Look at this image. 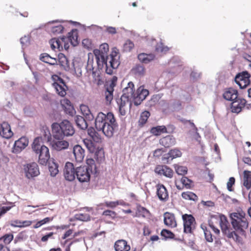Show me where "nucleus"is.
Segmentation results:
<instances>
[{"label": "nucleus", "instance_id": "1", "mask_svg": "<svg viewBox=\"0 0 251 251\" xmlns=\"http://www.w3.org/2000/svg\"><path fill=\"white\" fill-rule=\"evenodd\" d=\"M231 224L233 229L229 225L228 222L224 215L220 216V225L222 232L229 238H232L236 242L241 241V238L235 231L241 235H245V230L248 227V222L245 217V213L234 212L230 214Z\"/></svg>", "mask_w": 251, "mask_h": 251}, {"label": "nucleus", "instance_id": "2", "mask_svg": "<svg viewBox=\"0 0 251 251\" xmlns=\"http://www.w3.org/2000/svg\"><path fill=\"white\" fill-rule=\"evenodd\" d=\"M109 50L108 45L106 43L102 44L99 49L94 50L98 68L102 69L105 68V72L109 75L113 73V70L118 68L120 65L119 56L116 51H113L109 56L106 53Z\"/></svg>", "mask_w": 251, "mask_h": 251}, {"label": "nucleus", "instance_id": "3", "mask_svg": "<svg viewBox=\"0 0 251 251\" xmlns=\"http://www.w3.org/2000/svg\"><path fill=\"white\" fill-rule=\"evenodd\" d=\"M95 126L98 131H102L105 136L110 137L117 130L118 125L112 113L105 115L100 112L95 119Z\"/></svg>", "mask_w": 251, "mask_h": 251}, {"label": "nucleus", "instance_id": "4", "mask_svg": "<svg viewBox=\"0 0 251 251\" xmlns=\"http://www.w3.org/2000/svg\"><path fill=\"white\" fill-rule=\"evenodd\" d=\"M51 128L53 136L56 139L72 136L75 131L71 123L67 120L62 121L60 124L53 123Z\"/></svg>", "mask_w": 251, "mask_h": 251}, {"label": "nucleus", "instance_id": "5", "mask_svg": "<svg viewBox=\"0 0 251 251\" xmlns=\"http://www.w3.org/2000/svg\"><path fill=\"white\" fill-rule=\"evenodd\" d=\"M32 149L38 155L39 162L40 164L46 165L50 158L49 148L41 143V138H36L32 143Z\"/></svg>", "mask_w": 251, "mask_h": 251}, {"label": "nucleus", "instance_id": "6", "mask_svg": "<svg viewBox=\"0 0 251 251\" xmlns=\"http://www.w3.org/2000/svg\"><path fill=\"white\" fill-rule=\"evenodd\" d=\"M83 143L88 151L91 153H95V157L98 161H101L104 158V152L102 150H98L94 143L90 139H84Z\"/></svg>", "mask_w": 251, "mask_h": 251}, {"label": "nucleus", "instance_id": "7", "mask_svg": "<svg viewBox=\"0 0 251 251\" xmlns=\"http://www.w3.org/2000/svg\"><path fill=\"white\" fill-rule=\"evenodd\" d=\"M24 171L25 176L28 178L36 176L40 174L38 166L35 162L25 165Z\"/></svg>", "mask_w": 251, "mask_h": 251}, {"label": "nucleus", "instance_id": "8", "mask_svg": "<svg viewBox=\"0 0 251 251\" xmlns=\"http://www.w3.org/2000/svg\"><path fill=\"white\" fill-rule=\"evenodd\" d=\"M75 175L77 180L81 182H88L90 180L89 169L86 166L77 167Z\"/></svg>", "mask_w": 251, "mask_h": 251}, {"label": "nucleus", "instance_id": "9", "mask_svg": "<svg viewBox=\"0 0 251 251\" xmlns=\"http://www.w3.org/2000/svg\"><path fill=\"white\" fill-rule=\"evenodd\" d=\"M250 74L248 72H243L236 76L235 81L240 88H246L250 83Z\"/></svg>", "mask_w": 251, "mask_h": 251}, {"label": "nucleus", "instance_id": "10", "mask_svg": "<svg viewBox=\"0 0 251 251\" xmlns=\"http://www.w3.org/2000/svg\"><path fill=\"white\" fill-rule=\"evenodd\" d=\"M184 232L191 233L195 228V220L191 215L185 214L182 216Z\"/></svg>", "mask_w": 251, "mask_h": 251}, {"label": "nucleus", "instance_id": "11", "mask_svg": "<svg viewBox=\"0 0 251 251\" xmlns=\"http://www.w3.org/2000/svg\"><path fill=\"white\" fill-rule=\"evenodd\" d=\"M53 78L54 79H57L56 81L52 84L56 93L61 97L65 96L66 94V88L67 87L63 79L57 75L53 76Z\"/></svg>", "mask_w": 251, "mask_h": 251}, {"label": "nucleus", "instance_id": "12", "mask_svg": "<svg viewBox=\"0 0 251 251\" xmlns=\"http://www.w3.org/2000/svg\"><path fill=\"white\" fill-rule=\"evenodd\" d=\"M149 95V91L145 89L143 87L140 86L137 90L136 94L133 96V103L135 105L140 104L141 102L144 100Z\"/></svg>", "mask_w": 251, "mask_h": 251}, {"label": "nucleus", "instance_id": "13", "mask_svg": "<svg viewBox=\"0 0 251 251\" xmlns=\"http://www.w3.org/2000/svg\"><path fill=\"white\" fill-rule=\"evenodd\" d=\"M64 176L68 181H71L75 179L76 176L75 169L73 163L69 162L66 163L64 169Z\"/></svg>", "mask_w": 251, "mask_h": 251}, {"label": "nucleus", "instance_id": "14", "mask_svg": "<svg viewBox=\"0 0 251 251\" xmlns=\"http://www.w3.org/2000/svg\"><path fill=\"white\" fill-rule=\"evenodd\" d=\"M28 144V139L23 137L15 141L13 148V152L15 153H20L22 150L25 148Z\"/></svg>", "mask_w": 251, "mask_h": 251}, {"label": "nucleus", "instance_id": "15", "mask_svg": "<svg viewBox=\"0 0 251 251\" xmlns=\"http://www.w3.org/2000/svg\"><path fill=\"white\" fill-rule=\"evenodd\" d=\"M154 171L156 174L163 175L168 178H172L173 176V171L166 165H158Z\"/></svg>", "mask_w": 251, "mask_h": 251}, {"label": "nucleus", "instance_id": "16", "mask_svg": "<svg viewBox=\"0 0 251 251\" xmlns=\"http://www.w3.org/2000/svg\"><path fill=\"white\" fill-rule=\"evenodd\" d=\"M13 135L10 125L6 122L0 125V136L6 139L11 138Z\"/></svg>", "mask_w": 251, "mask_h": 251}, {"label": "nucleus", "instance_id": "17", "mask_svg": "<svg viewBox=\"0 0 251 251\" xmlns=\"http://www.w3.org/2000/svg\"><path fill=\"white\" fill-rule=\"evenodd\" d=\"M156 194L158 199L163 201H166L169 198V195L167 189L162 184L156 185Z\"/></svg>", "mask_w": 251, "mask_h": 251}, {"label": "nucleus", "instance_id": "18", "mask_svg": "<svg viewBox=\"0 0 251 251\" xmlns=\"http://www.w3.org/2000/svg\"><path fill=\"white\" fill-rule=\"evenodd\" d=\"M246 103V100L245 99H237L231 103V111L236 113H239L244 107Z\"/></svg>", "mask_w": 251, "mask_h": 251}, {"label": "nucleus", "instance_id": "19", "mask_svg": "<svg viewBox=\"0 0 251 251\" xmlns=\"http://www.w3.org/2000/svg\"><path fill=\"white\" fill-rule=\"evenodd\" d=\"M117 81V77L113 78L112 81L110 83L109 86L106 88L105 92V99L107 103L110 104L113 99V93L114 87L115 86V82Z\"/></svg>", "mask_w": 251, "mask_h": 251}, {"label": "nucleus", "instance_id": "20", "mask_svg": "<svg viewBox=\"0 0 251 251\" xmlns=\"http://www.w3.org/2000/svg\"><path fill=\"white\" fill-rule=\"evenodd\" d=\"M73 152L77 162H81L82 161L85 156V151L81 146L75 145L73 148Z\"/></svg>", "mask_w": 251, "mask_h": 251}, {"label": "nucleus", "instance_id": "21", "mask_svg": "<svg viewBox=\"0 0 251 251\" xmlns=\"http://www.w3.org/2000/svg\"><path fill=\"white\" fill-rule=\"evenodd\" d=\"M51 145L52 149L57 151L66 150L68 149L69 146V142L64 140L53 141Z\"/></svg>", "mask_w": 251, "mask_h": 251}, {"label": "nucleus", "instance_id": "22", "mask_svg": "<svg viewBox=\"0 0 251 251\" xmlns=\"http://www.w3.org/2000/svg\"><path fill=\"white\" fill-rule=\"evenodd\" d=\"M223 97L226 100L233 102L238 99V92L233 88H229L225 91Z\"/></svg>", "mask_w": 251, "mask_h": 251}, {"label": "nucleus", "instance_id": "23", "mask_svg": "<svg viewBox=\"0 0 251 251\" xmlns=\"http://www.w3.org/2000/svg\"><path fill=\"white\" fill-rule=\"evenodd\" d=\"M164 222L168 226L175 227L176 226V222L174 214L166 212L164 214Z\"/></svg>", "mask_w": 251, "mask_h": 251}, {"label": "nucleus", "instance_id": "24", "mask_svg": "<svg viewBox=\"0 0 251 251\" xmlns=\"http://www.w3.org/2000/svg\"><path fill=\"white\" fill-rule=\"evenodd\" d=\"M134 84L132 82L128 83L127 86L123 89V94L122 95L123 99L126 98L133 99V96L135 95L133 92Z\"/></svg>", "mask_w": 251, "mask_h": 251}, {"label": "nucleus", "instance_id": "25", "mask_svg": "<svg viewBox=\"0 0 251 251\" xmlns=\"http://www.w3.org/2000/svg\"><path fill=\"white\" fill-rule=\"evenodd\" d=\"M114 248L115 251H129L130 250V246L125 240L117 241L115 243Z\"/></svg>", "mask_w": 251, "mask_h": 251}, {"label": "nucleus", "instance_id": "26", "mask_svg": "<svg viewBox=\"0 0 251 251\" xmlns=\"http://www.w3.org/2000/svg\"><path fill=\"white\" fill-rule=\"evenodd\" d=\"M73 67L74 75L77 77H80L82 76V69L83 67V63L82 61L75 60L73 61Z\"/></svg>", "mask_w": 251, "mask_h": 251}, {"label": "nucleus", "instance_id": "27", "mask_svg": "<svg viewBox=\"0 0 251 251\" xmlns=\"http://www.w3.org/2000/svg\"><path fill=\"white\" fill-rule=\"evenodd\" d=\"M159 143L165 148H169L176 144V139L172 135H168L161 138Z\"/></svg>", "mask_w": 251, "mask_h": 251}, {"label": "nucleus", "instance_id": "28", "mask_svg": "<svg viewBox=\"0 0 251 251\" xmlns=\"http://www.w3.org/2000/svg\"><path fill=\"white\" fill-rule=\"evenodd\" d=\"M56 21H51L48 24V26L50 28V31L54 35L61 33L64 27L60 24L55 25Z\"/></svg>", "mask_w": 251, "mask_h": 251}, {"label": "nucleus", "instance_id": "29", "mask_svg": "<svg viewBox=\"0 0 251 251\" xmlns=\"http://www.w3.org/2000/svg\"><path fill=\"white\" fill-rule=\"evenodd\" d=\"M154 55L152 53L147 54L145 53H140L138 56L139 60L141 62L145 64H148L150 63L151 61L154 60Z\"/></svg>", "mask_w": 251, "mask_h": 251}, {"label": "nucleus", "instance_id": "30", "mask_svg": "<svg viewBox=\"0 0 251 251\" xmlns=\"http://www.w3.org/2000/svg\"><path fill=\"white\" fill-rule=\"evenodd\" d=\"M40 59L43 62L48 63L50 65L57 64V58L51 57L49 54L46 53H42L40 55Z\"/></svg>", "mask_w": 251, "mask_h": 251}, {"label": "nucleus", "instance_id": "31", "mask_svg": "<svg viewBox=\"0 0 251 251\" xmlns=\"http://www.w3.org/2000/svg\"><path fill=\"white\" fill-rule=\"evenodd\" d=\"M67 38V41H69L71 44L75 46L77 45V32L76 29L72 30L71 32L68 33V35Z\"/></svg>", "mask_w": 251, "mask_h": 251}, {"label": "nucleus", "instance_id": "32", "mask_svg": "<svg viewBox=\"0 0 251 251\" xmlns=\"http://www.w3.org/2000/svg\"><path fill=\"white\" fill-rule=\"evenodd\" d=\"M80 110L85 118L88 121H92L94 118V116L91 112L89 107L85 105H81L80 107Z\"/></svg>", "mask_w": 251, "mask_h": 251}, {"label": "nucleus", "instance_id": "33", "mask_svg": "<svg viewBox=\"0 0 251 251\" xmlns=\"http://www.w3.org/2000/svg\"><path fill=\"white\" fill-rule=\"evenodd\" d=\"M132 73L138 76H143L146 73L145 68L140 64L136 65L131 70Z\"/></svg>", "mask_w": 251, "mask_h": 251}, {"label": "nucleus", "instance_id": "34", "mask_svg": "<svg viewBox=\"0 0 251 251\" xmlns=\"http://www.w3.org/2000/svg\"><path fill=\"white\" fill-rule=\"evenodd\" d=\"M243 185L247 189L251 187V172L249 171H244Z\"/></svg>", "mask_w": 251, "mask_h": 251}, {"label": "nucleus", "instance_id": "35", "mask_svg": "<svg viewBox=\"0 0 251 251\" xmlns=\"http://www.w3.org/2000/svg\"><path fill=\"white\" fill-rule=\"evenodd\" d=\"M150 132L155 136H158L162 133H167V130L165 126H159L152 127Z\"/></svg>", "mask_w": 251, "mask_h": 251}, {"label": "nucleus", "instance_id": "36", "mask_svg": "<svg viewBox=\"0 0 251 251\" xmlns=\"http://www.w3.org/2000/svg\"><path fill=\"white\" fill-rule=\"evenodd\" d=\"M88 59L87 64L86 67V69L87 73H91L93 75H96V72L94 70V67L93 66V55L91 53L88 54Z\"/></svg>", "mask_w": 251, "mask_h": 251}, {"label": "nucleus", "instance_id": "37", "mask_svg": "<svg viewBox=\"0 0 251 251\" xmlns=\"http://www.w3.org/2000/svg\"><path fill=\"white\" fill-rule=\"evenodd\" d=\"M57 60L60 65L63 67L64 69L68 70L70 68L68 63V60L63 53H59L58 54Z\"/></svg>", "mask_w": 251, "mask_h": 251}, {"label": "nucleus", "instance_id": "38", "mask_svg": "<svg viewBox=\"0 0 251 251\" xmlns=\"http://www.w3.org/2000/svg\"><path fill=\"white\" fill-rule=\"evenodd\" d=\"M75 122L77 126L81 129H85L88 126V124L86 120L81 116H76L75 118Z\"/></svg>", "mask_w": 251, "mask_h": 251}, {"label": "nucleus", "instance_id": "39", "mask_svg": "<svg viewBox=\"0 0 251 251\" xmlns=\"http://www.w3.org/2000/svg\"><path fill=\"white\" fill-rule=\"evenodd\" d=\"M181 196L184 199L187 200L196 201L198 200L197 196L194 193L190 191L183 192Z\"/></svg>", "mask_w": 251, "mask_h": 251}, {"label": "nucleus", "instance_id": "40", "mask_svg": "<svg viewBox=\"0 0 251 251\" xmlns=\"http://www.w3.org/2000/svg\"><path fill=\"white\" fill-rule=\"evenodd\" d=\"M88 134L94 141L99 142L100 140V136L97 132H96L93 128H88Z\"/></svg>", "mask_w": 251, "mask_h": 251}, {"label": "nucleus", "instance_id": "41", "mask_svg": "<svg viewBox=\"0 0 251 251\" xmlns=\"http://www.w3.org/2000/svg\"><path fill=\"white\" fill-rule=\"evenodd\" d=\"M149 214V211L145 208L141 206L137 207L136 215L135 216L138 217H147Z\"/></svg>", "mask_w": 251, "mask_h": 251}, {"label": "nucleus", "instance_id": "42", "mask_svg": "<svg viewBox=\"0 0 251 251\" xmlns=\"http://www.w3.org/2000/svg\"><path fill=\"white\" fill-rule=\"evenodd\" d=\"M174 168L176 173L179 175L183 176L187 173V168L186 167L175 164L174 165Z\"/></svg>", "mask_w": 251, "mask_h": 251}, {"label": "nucleus", "instance_id": "43", "mask_svg": "<svg viewBox=\"0 0 251 251\" xmlns=\"http://www.w3.org/2000/svg\"><path fill=\"white\" fill-rule=\"evenodd\" d=\"M75 218L77 220L83 221V222H87V221H89L90 220V215L86 213L76 214L75 215Z\"/></svg>", "mask_w": 251, "mask_h": 251}, {"label": "nucleus", "instance_id": "44", "mask_svg": "<svg viewBox=\"0 0 251 251\" xmlns=\"http://www.w3.org/2000/svg\"><path fill=\"white\" fill-rule=\"evenodd\" d=\"M13 239V235L12 234H8L4 235L3 237L0 238V243L3 242V244L5 246L9 244Z\"/></svg>", "mask_w": 251, "mask_h": 251}, {"label": "nucleus", "instance_id": "45", "mask_svg": "<svg viewBox=\"0 0 251 251\" xmlns=\"http://www.w3.org/2000/svg\"><path fill=\"white\" fill-rule=\"evenodd\" d=\"M155 50L157 52L164 54L169 50V48L162 43H159L156 45Z\"/></svg>", "mask_w": 251, "mask_h": 251}, {"label": "nucleus", "instance_id": "46", "mask_svg": "<svg viewBox=\"0 0 251 251\" xmlns=\"http://www.w3.org/2000/svg\"><path fill=\"white\" fill-rule=\"evenodd\" d=\"M150 116V114L148 111H145L142 112L139 120V125L143 126L145 124Z\"/></svg>", "mask_w": 251, "mask_h": 251}, {"label": "nucleus", "instance_id": "47", "mask_svg": "<svg viewBox=\"0 0 251 251\" xmlns=\"http://www.w3.org/2000/svg\"><path fill=\"white\" fill-rule=\"evenodd\" d=\"M49 171L51 176H54L58 173V165L52 162L50 164L49 167Z\"/></svg>", "mask_w": 251, "mask_h": 251}, {"label": "nucleus", "instance_id": "48", "mask_svg": "<svg viewBox=\"0 0 251 251\" xmlns=\"http://www.w3.org/2000/svg\"><path fill=\"white\" fill-rule=\"evenodd\" d=\"M134 45L130 40H127L123 45V50L124 51L129 52L134 48Z\"/></svg>", "mask_w": 251, "mask_h": 251}, {"label": "nucleus", "instance_id": "49", "mask_svg": "<svg viewBox=\"0 0 251 251\" xmlns=\"http://www.w3.org/2000/svg\"><path fill=\"white\" fill-rule=\"evenodd\" d=\"M169 155L173 159L181 156V152L179 150L175 149L171 150L169 152Z\"/></svg>", "mask_w": 251, "mask_h": 251}, {"label": "nucleus", "instance_id": "50", "mask_svg": "<svg viewBox=\"0 0 251 251\" xmlns=\"http://www.w3.org/2000/svg\"><path fill=\"white\" fill-rule=\"evenodd\" d=\"M130 99L126 98L125 99H123V96H121V102L119 104V108L122 107H126L127 108L128 105H130V103L129 100Z\"/></svg>", "mask_w": 251, "mask_h": 251}, {"label": "nucleus", "instance_id": "51", "mask_svg": "<svg viewBox=\"0 0 251 251\" xmlns=\"http://www.w3.org/2000/svg\"><path fill=\"white\" fill-rule=\"evenodd\" d=\"M56 40L57 41V44L58 45L61 46V50L63 49V46L65 49L68 48L69 46H68V44L66 43L67 38L65 37H63L60 39L56 38Z\"/></svg>", "mask_w": 251, "mask_h": 251}, {"label": "nucleus", "instance_id": "52", "mask_svg": "<svg viewBox=\"0 0 251 251\" xmlns=\"http://www.w3.org/2000/svg\"><path fill=\"white\" fill-rule=\"evenodd\" d=\"M202 228L203 230L206 240L209 242H212L213 239L211 232L209 230H207L206 227L205 228L202 227Z\"/></svg>", "mask_w": 251, "mask_h": 251}, {"label": "nucleus", "instance_id": "53", "mask_svg": "<svg viewBox=\"0 0 251 251\" xmlns=\"http://www.w3.org/2000/svg\"><path fill=\"white\" fill-rule=\"evenodd\" d=\"M50 43L51 48L53 50H55V49H58L59 50H61V46L57 44V41L56 40V38L50 40Z\"/></svg>", "mask_w": 251, "mask_h": 251}, {"label": "nucleus", "instance_id": "54", "mask_svg": "<svg viewBox=\"0 0 251 251\" xmlns=\"http://www.w3.org/2000/svg\"><path fill=\"white\" fill-rule=\"evenodd\" d=\"M65 104H66L68 106V113L70 114V115H72L73 114V112H74V109H73V107L71 106V102L69 100H64L62 102H61V104L62 105H64Z\"/></svg>", "mask_w": 251, "mask_h": 251}, {"label": "nucleus", "instance_id": "55", "mask_svg": "<svg viewBox=\"0 0 251 251\" xmlns=\"http://www.w3.org/2000/svg\"><path fill=\"white\" fill-rule=\"evenodd\" d=\"M181 182L182 184L186 187V188H190L191 187L192 181L187 177H182L181 179Z\"/></svg>", "mask_w": 251, "mask_h": 251}, {"label": "nucleus", "instance_id": "56", "mask_svg": "<svg viewBox=\"0 0 251 251\" xmlns=\"http://www.w3.org/2000/svg\"><path fill=\"white\" fill-rule=\"evenodd\" d=\"M162 236L165 238H173L174 237V234L170 231L167 229H163L161 232Z\"/></svg>", "mask_w": 251, "mask_h": 251}, {"label": "nucleus", "instance_id": "57", "mask_svg": "<svg viewBox=\"0 0 251 251\" xmlns=\"http://www.w3.org/2000/svg\"><path fill=\"white\" fill-rule=\"evenodd\" d=\"M102 215L109 216L112 219H114L116 216V213L115 211L110 210H106L103 212Z\"/></svg>", "mask_w": 251, "mask_h": 251}, {"label": "nucleus", "instance_id": "58", "mask_svg": "<svg viewBox=\"0 0 251 251\" xmlns=\"http://www.w3.org/2000/svg\"><path fill=\"white\" fill-rule=\"evenodd\" d=\"M106 207L110 208H114L117 206L116 201H106L103 204Z\"/></svg>", "mask_w": 251, "mask_h": 251}, {"label": "nucleus", "instance_id": "59", "mask_svg": "<svg viewBox=\"0 0 251 251\" xmlns=\"http://www.w3.org/2000/svg\"><path fill=\"white\" fill-rule=\"evenodd\" d=\"M87 163L91 167L92 172L93 171V170H94L93 171L96 172V165H95L94 160L93 159H88L87 160Z\"/></svg>", "mask_w": 251, "mask_h": 251}, {"label": "nucleus", "instance_id": "60", "mask_svg": "<svg viewBox=\"0 0 251 251\" xmlns=\"http://www.w3.org/2000/svg\"><path fill=\"white\" fill-rule=\"evenodd\" d=\"M234 183H235V178L233 177H230L227 183V189L229 191H232L231 187H232V185L234 184Z\"/></svg>", "mask_w": 251, "mask_h": 251}, {"label": "nucleus", "instance_id": "61", "mask_svg": "<svg viewBox=\"0 0 251 251\" xmlns=\"http://www.w3.org/2000/svg\"><path fill=\"white\" fill-rule=\"evenodd\" d=\"M39 207V205H28L26 206V211H25V212L27 213L28 214H32V213L38 210V209H36V210H32V209H31V208H36V207Z\"/></svg>", "mask_w": 251, "mask_h": 251}, {"label": "nucleus", "instance_id": "62", "mask_svg": "<svg viewBox=\"0 0 251 251\" xmlns=\"http://www.w3.org/2000/svg\"><path fill=\"white\" fill-rule=\"evenodd\" d=\"M20 41H21V44H22L23 48H24L25 46H26L28 44L29 38L28 36H25L21 38Z\"/></svg>", "mask_w": 251, "mask_h": 251}, {"label": "nucleus", "instance_id": "63", "mask_svg": "<svg viewBox=\"0 0 251 251\" xmlns=\"http://www.w3.org/2000/svg\"><path fill=\"white\" fill-rule=\"evenodd\" d=\"M21 221L16 220L11 221L10 222V226L13 227H21Z\"/></svg>", "mask_w": 251, "mask_h": 251}, {"label": "nucleus", "instance_id": "64", "mask_svg": "<svg viewBox=\"0 0 251 251\" xmlns=\"http://www.w3.org/2000/svg\"><path fill=\"white\" fill-rule=\"evenodd\" d=\"M106 30L110 34H115L116 33V29L115 27L112 26H107L106 28Z\"/></svg>", "mask_w": 251, "mask_h": 251}]
</instances>
